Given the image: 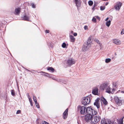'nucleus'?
<instances>
[{
    "label": "nucleus",
    "instance_id": "1",
    "mask_svg": "<svg viewBox=\"0 0 124 124\" xmlns=\"http://www.w3.org/2000/svg\"><path fill=\"white\" fill-rule=\"evenodd\" d=\"M92 115H95L97 113V111L94 110L91 107H87L86 109V114Z\"/></svg>",
    "mask_w": 124,
    "mask_h": 124
},
{
    "label": "nucleus",
    "instance_id": "2",
    "mask_svg": "<svg viewBox=\"0 0 124 124\" xmlns=\"http://www.w3.org/2000/svg\"><path fill=\"white\" fill-rule=\"evenodd\" d=\"M91 95L83 98L82 101V104L85 105L89 104L90 101V96Z\"/></svg>",
    "mask_w": 124,
    "mask_h": 124
},
{
    "label": "nucleus",
    "instance_id": "3",
    "mask_svg": "<svg viewBox=\"0 0 124 124\" xmlns=\"http://www.w3.org/2000/svg\"><path fill=\"white\" fill-rule=\"evenodd\" d=\"M114 100L116 105L119 106L122 105L124 102V101L122 98L117 96L114 97Z\"/></svg>",
    "mask_w": 124,
    "mask_h": 124
},
{
    "label": "nucleus",
    "instance_id": "4",
    "mask_svg": "<svg viewBox=\"0 0 124 124\" xmlns=\"http://www.w3.org/2000/svg\"><path fill=\"white\" fill-rule=\"evenodd\" d=\"M100 116H92L91 123L93 124H95L99 122L100 120Z\"/></svg>",
    "mask_w": 124,
    "mask_h": 124
},
{
    "label": "nucleus",
    "instance_id": "5",
    "mask_svg": "<svg viewBox=\"0 0 124 124\" xmlns=\"http://www.w3.org/2000/svg\"><path fill=\"white\" fill-rule=\"evenodd\" d=\"M85 109V107L84 106H81L79 105L77 108L78 110L80 111V114L82 115H84L86 114Z\"/></svg>",
    "mask_w": 124,
    "mask_h": 124
},
{
    "label": "nucleus",
    "instance_id": "6",
    "mask_svg": "<svg viewBox=\"0 0 124 124\" xmlns=\"http://www.w3.org/2000/svg\"><path fill=\"white\" fill-rule=\"evenodd\" d=\"M105 92L109 94L111 93L113 94L114 92V91L115 90V89L114 88H113L112 89L110 87L109 85L107 88L105 90Z\"/></svg>",
    "mask_w": 124,
    "mask_h": 124
},
{
    "label": "nucleus",
    "instance_id": "7",
    "mask_svg": "<svg viewBox=\"0 0 124 124\" xmlns=\"http://www.w3.org/2000/svg\"><path fill=\"white\" fill-rule=\"evenodd\" d=\"M109 85V83L105 82L101 85V87L103 90H105Z\"/></svg>",
    "mask_w": 124,
    "mask_h": 124
},
{
    "label": "nucleus",
    "instance_id": "8",
    "mask_svg": "<svg viewBox=\"0 0 124 124\" xmlns=\"http://www.w3.org/2000/svg\"><path fill=\"white\" fill-rule=\"evenodd\" d=\"M92 115L87 114L85 115V120L87 122H88L91 120V121L92 117Z\"/></svg>",
    "mask_w": 124,
    "mask_h": 124
},
{
    "label": "nucleus",
    "instance_id": "9",
    "mask_svg": "<svg viewBox=\"0 0 124 124\" xmlns=\"http://www.w3.org/2000/svg\"><path fill=\"white\" fill-rule=\"evenodd\" d=\"M75 61L73 59H69L67 61V64L69 66H70L74 64Z\"/></svg>",
    "mask_w": 124,
    "mask_h": 124
},
{
    "label": "nucleus",
    "instance_id": "10",
    "mask_svg": "<svg viewBox=\"0 0 124 124\" xmlns=\"http://www.w3.org/2000/svg\"><path fill=\"white\" fill-rule=\"evenodd\" d=\"M100 98H97L95 100V102L94 103V105L98 109L100 108Z\"/></svg>",
    "mask_w": 124,
    "mask_h": 124
},
{
    "label": "nucleus",
    "instance_id": "11",
    "mask_svg": "<svg viewBox=\"0 0 124 124\" xmlns=\"http://www.w3.org/2000/svg\"><path fill=\"white\" fill-rule=\"evenodd\" d=\"M90 46V45L87 44V43L86 44L84 45L82 49V50L84 52L86 51L89 48Z\"/></svg>",
    "mask_w": 124,
    "mask_h": 124
},
{
    "label": "nucleus",
    "instance_id": "12",
    "mask_svg": "<svg viewBox=\"0 0 124 124\" xmlns=\"http://www.w3.org/2000/svg\"><path fill=\"white\" fill-rule=\"evenodd\" d=\"M122 4V3L120 2H117L116 5L115 6V9L117 10H119Z\"/></svg>",
    "mask_w": 124,
    "mask_h": 124
},
{
    "label": "nucleus",
    "instance_id": "13",
    "mask_svg": "<svg viewBox=\"0 0 124 124\" xmlns=\"http://www.w3.org/2000/svg\"><path fill=\"white\" fill-rule=\"evenodd\" d=\"M68 109L67 108L63 113V117L64 119H66L67 117L68 114Z\"/></svg>",
    "mask_w": 124,
    "mask_h": 124
},
{
    "label": "nucleus",
    "instance_id": "14",
    "mask_svg": "<svg viewBox=\"0 0 124 124\" xmlns=\"http://www.w3.org/2000/svg\"><path fill=\"white\" fill-rule=\"evenodd\" d=\"M30 17L31 16L29 15H25L22 17V18L23 20L29 21V19Z\"/></svg>",
    "mask_w": 124,
    "mask_h": 124
},
{
    "label": "nucleus",
    "instance_id": "15",
    "mask_svg": "<svg viewBox=\"0 0 124 124\" xmlns=\"http://www.w3.org/2000/svg\"><path fill=\"white\" fill-rule=\"evenodd\" d=\"M98 89L97 88H95L93 89L92 93L94 95H97L98 94Z\"/></svg>",
    "mask_w": 124,
    "mask_h": 124
},
{
    "label": "nucleus",
    "instance_id": "16",
    "mask_svg": "<svg viewBox=\"0 0 124 124\" xmlns=\"http://www.w3.org/2000/svg\"><path fill=\"white\" fill-rule=\"evenodd\" d=\"M113 42L116 45H119L121 44L120 40L118 39H113Z\"/></svg>",
    "mask_w": 124,
    "mask_h": 124
},
{
    "label": "nucleus",
    "instance_id": "17",
    "mask_svg": "<svg viewBox=\"0 0 124 124\" xmlns=\"http://www.w3.org/2000/svg\"><path fill=\"white\" fill-rule=\"evenodd\" d=\"M101 124H112L110 122L104 119L101 120Z\"/></svg>",
    "mask_w": 124,
    "mask_h": 124
},
{
    "label": "nucleus",
    "instance_id": "18",
    "mask_svg": "<svg viewBox=\"0 0 124 124\" xmlns=\"http://www.w3.org/2000/svg\"><path fill=\"white\" fill-rule=\"evenodd\" d=\"M75 2L77 8L79 7L81 5V2L79 0H75Z\"/></svg>",
    "mask_w": 124,
    "mask_h": 124
},
{
    "label": "nucleus",
    "instance_id": "19",
    "mask_svg": "<svg viewBox=\"0 0 124 124\" xmlns=\"http://www.w3.org/2000/svg\"><path fill=\"white\" fill-rule=\"evenodd\" d=\"M101 101L103 103L104 105H106L108 103V102L106 100V99H105L103 97H102L101 98Z\"/></svg>",
    "mask_w": 124,
    "mask_h": 124
},
{
    "label": "nucleus",
    "instance_id": "20",
    "mask_svg": "<svg viewBox=\"0 0 124 124\" xmlns=\"http://www.w3.org/2000/svg\"><path fill=\"white\" fill-rule=\"evenodd\" d=\"M20 8H16L15 10V14L18 15L20 13Z\"/></svg>",
    "mask_w": 124,
    "mask_h": 124
},
{
    "label": "nucleus",
    "instance_id": "21",
    "mask_svg": "<svg viewBox=\"0 0 124 124\" xmlns=\"http://www.w3.org/2000/svg\"><path fill=\"white\" fill-rule=\"evenodd\" d=\"M70 37L71 39V41L72 42H74L75 40V39L74 36L72 35H70Z\"/></svg>",
    "mask_w": 124,
    "mask_h": 124
},
{
    "label": "nucleus",
    "instance_id": "22",
    "mask_svg": "<svg viewBox=\"0 0 124 124\" xmlns=\"http://www.w3.org/2000/svg\"><path fill=\"white\" fill-rule=\"evenodd\" d=\"M91 40V37H89L88 40V41L86 43H87V44H89V45H90V44L92 42Z\"/></svg>",
    "mask_w": 124,
    "mask_h": 124
},
{
    "label": "nucleus",
    "instance_id": "23",
    "mask_svg": "<svg viewBox=\"0 0 124 124\" xmlns=\"http://www.w3.org/2000/svg\"><path fill=\"white\" fill-rule=\"evenodd\" d=\"M47 70H51L53 72L54 70V69L51 67H48L47 68Z\"/></svg>",
    "mask_w": 124,
    "mask_h": 124
},
{
    "label": "nucleus",
    "instance_id": "24",
    "mask_svg": "<svg viewBox=\"0 0 124 124\" xmlns=\"http://www.w3.org/2000/svg\"><path fill=\"white\" fill-rule=\"evenodd\" d=\"M111 23V21L110 20H109L106 23V24L107 26L108 27H109Z\"/></svg>",
    "mask_w": 124,
    "mask_h": 124
},
{
    "label": "nucleus",
    "instance_id": "25",
    "mask_svg": "<svg viewBox=\"0 0 124 124\" xmlns=\"http://www.w3.org/2000/svg\"><path fill=\"white\" fill-rule=\"evenodd\" d=\"M55 78L54 77H53V78H52V79H53V80H55L56 81H57L58 82H62V81H63V80L60 79H55Z\"/></svg>",
    "mask_w": 124,
    "mask_h": 124
},
{
    "label": "nucleus",
    "instance_id": "26",
    "mask_svg": "<svg viewBox=\"0 0 124 124\" xmlns=\"http://www.w3.org/2000/svg\"><path fill=\"white\" fill-rule=\"evenodd\" d=\"M118 124H123V119H120L118 122Z\"/></svg>",
    "mask_w": 124,
    "mask_h": 124
},
{
    "label": "nucleus",
    "instance_id": "27",
    "mask_svg": "<svg viewBox=\"0 0 124 124\" xmlns=\"http://www.w3.org/2000/svg\"><path fill=\"white\" fill-rule=\"evenodd\" d=\"M11 95L13 96H15V93L14 91L13 90H12L11 91Z\"/></svg>",
    "mask_w": 124,
    "mask_h": 124
},
{
    "label": "nucleus",
    "instance_id": "28",
    "mask_svg": "<svg viewBox=\"0 0 124 124\" xmlns=\"http://www.w3.org/2000/svg\"><path fill=\"white\" fill-rule=\"evenodd\" d=\"M89 5L90 6H92L93 4V2L92 0H90L88 2Z\"/></svg>",
    "mask_w": 124,
    "mask_h": 124
},
{
    "label": "nucleus",
    "instance_id": "29",
    "mask_svg": "<svg viewBox=\"0 0 124 124\" xmlns=\"http://www.w3.org/2000/svg\"><path fill=\"white\" fill-rule=\"evenodd\" d=\"M111 60L110 58H107L105 59V62L106 63H108L111 61Z\"/></svg>",
    "mask_w": 124,
    "mask_h": 124
},
{
    "label": "nucleus",
    "instance_id": "30",
    "mask_svg": "<svg viewBox=\"0 0 124 124\" xmlns=\"http://www.w3.org/2000/svg\"><path fill=\"white\" fill-rule=\"evenodd\" d=\"M29 99L30 103L31 106H32L33 105L32 103V101L31 99V98H29Z\"/></svg>",
    "mask_w": 124,
    "mask_h": 124
},
{
    "label": "nucleus",
    "instance_id": "31",
    "mask_svg": "<svg viewBox=\"0 0 124 124\" xmlns=\"http://www.w3.org/2000/svg\"><path fill=\"white\" fill-rule=\"evenodd\" d=\"M41 72L42 73H45V74H44V75L45 76H46L47 77H48V76H49V74H48L47 73H46L45 72H43V71H42Z\"/></svg>",
    "mask_w": 124,
    "mask_h": 124
},
{
    "label": "nucleus",
    "instance_id": "32",
    "mask_svg": "<svg viewBox=\"0 0 124 124\" xmlns=\"http://www.w3.org/2000/svg\"><path fill=\"white\" fill-rule=\"evenodd\" d=\"M113 88L116 87L117 85L116 82H113Z\"/></svg>",
    "mask_w": 124,
    "mask_h": 124
},
{
    "label": "nucleus",
    "instance_id": "33",
    "mask_svg": "<svg viewBox=\"0 0 124 124\" xmlns=\"http://www.w3.org/2000/svg\"><path fill=\"white\" fill-rule=\"evenodd\" d=\"M66 44L64 42L63 43L62 45V47L63 48H65L66 47Z\"/></svg>",
    "mask_w": 124,
    "mask_h": 124
},
{
    "label": "nucleus",
    "instance_id": "34",
    "mask_svg": "<svg viewBox=\"0 0 124 124\" xmlns=\"http://www.w3.org/2000/svg\"><path fill=\"white\" fill-rule=\"evenodd\" d=\"M105 8V7L104 6H101L100 7V9L101 10H104Z\"/></svg>",
    "mask_w": 124,
    "mask_h": 124
},
{
    "label": "nucleus",
    "instance_id": "35",
    "mask_svg": "<svg viewBox=\"0 0 124 124\" xmlns=\"http://www.w3.org/2000/svg\"><path fill=\"white\" fill-rule=\"evenodd\" d=\"M33 99L35 103H36L37 102V100L36 99V98L34 96H33Z\"/></svg>",
    "mask_w": 124,
    "mask_h": 124
},
{
    "label": "nucleus",
    "instance_id": "36",
    "mask_svg": "<svg viewBox=\"0 0 124 124\" xmlns=\"http://www.w3.org/2000/svg\"><path fill=\"white\" fill-rule=\"evenodd\" d=\"M35 104L37 107L38 108H39L40 107L39 103L37 102L36 103H35Z\"/></svg>",
    "mask_w": 124,
    "mask_h": 124
},
{
    "label": "nucleus",
    "instance_id": "37",
    "mask_svg": "<svg viewBox=\"0 0 124 124\" xmlns=\"http://www.w3.org/2000/svg\"><path fill=\"white\" fill-rule=\"evenodd\" d=\"M95 41L98 44H100V42L98 39H95Z\"/></svg>",
    "mask_w": 124,
    "mask_h": 124
},
{
    "label": "nucleus",
    "instance_id": "38",
    "mask_svg": "<svg viewBox=\"0 0 124 124\" xmlns=\"http://www.w3.org/2000/svg\"><path fill=\"white\" fill-rule=\"evenodd\" d=\"M31 7L32 8H36V5L34 3H32L31 4Z\"/></svg>",
    "mask_w": 124,
    "mask_h": 124
},
{
    "label": "nucleus",
    "instance_id": "39",
    "mask_svg": "<svg viewBox=\"0 0 124 124\" xmlns=\"http://www.w3.org/2000/svg\"><path fill=\"white\" fill-rule=\"evenodd\" d=\"M92 20L94 22H96V19L94 17L93 18Z\"/></svg>",
    "mask_w": 124,
    "mask_h": 124
},
{
    "label": "nucleus",
    "instance_id": "40",
    "mask_svg": "<svg viewBox=\"0 0 124 124\" xmlns=\"http://www.w3.org/2000/svg\"><path fill=\"white\" fill-rule=\"evenodd\" d=\"M42 124H49L47 122L44 121H43L42 122Z\"/></svg>",
    "mask_w": 124,
    "mask_h": 124
},
{
    "label": "nucleus",
    "instance_id": "41",
    "mask_svg": "<svg viewBox=\"0 0 124 124\" xmlns=\"http://www.w3.org/2000/svg\"><path fill=\"white\" fill-rule=\"evenodd\" d=\"M84 28L85 30H88V26L87 25L85 26L84 27Z\"/></svg>",
    "mask_w": 124,
    "mask_h": 124
},
{
    "label": "nucleus",
    "instance_id": "42",
    "mask_svg": "<svg viewBox=\"0 0 124 124\" xmlns=\"http://www.w3.org/2000/svg\"><path fill=\"white\" fill-rule=\"evenodd\" d=\"M124 34V29H123L121 32V34Z\"/></svg>",
    "mask_w": 124,
    "mask_h": 124
},
{
    "label": "nucleus",
    "instance_id": "43",
    "mask_svg": "<svg viewBox=\"0 0 124 124\" xmlns=\"http://www.w3.org/2000/svg\"><path fill=\"white\" fill-rule=\"evenodd\" d=\"M21 111L19 110H18L16 113V114H19L20 113Z\"/></svg>",
    "mask_w": 124,
    "mask_h": 124
},
{
    "label": "nucleus",
    "instance_id": "44",
    "mask_svg": "<svg viewBox=\"0 0 124 124\" xmlns=\"http://www.w3.org/2000/svg\"><path fill=\"white\" fill-rule=\"evenodd\" d=\"M49 32V30H46L45 31V32L46 33H48Z\"/></svg>",
    "mask_w": 124,
    "mask_h": 124
},
{
    "label": "nucleus",
    "instance_id": "45",
    "mask_svg": "<svg viewBox=\"0 0 124 124\" xmlns=\"http://www.w3.org/2000/svg\"><path fill=\"white\" fill-rule=\"evenodd\" d=\"M73 35L74 36H76L77 35V33H74L73 34Z\"/></svg>",
    "mask_w": 124,
    "mask_h": 124
},
{
    "label": "nucleus",
    "instance_id": "46",
    "mask_svg": "<svg viewBox=\"0 0 124 124\" xmlns=\"http://www.w3.org/2000/svg\"><path fill=\"white\" fill-rule=\"evenodd\" d=\"M96 18L97 19L99 20L100 19V18L98 16H96Z\"/></svg>",
    "mask_w": 124,
    "mask_h": 124
},
{
    "label": "nucleus",
    "instance_id": "47",
    "mask_svg": "<svg viewBox=\"0 0 124 124\" xmlns=\"http://www.w3.org/2000/svg\"><path fill=\"white\" fill-rule=\"evenodd\" d=\"M108 19H109V18L107 17L106 19L105 20V21H106L107 22V21H108Z\"/></svg>",
    "mask_w": 124,
    "mask_h": 124
},
{
    "label": "nucleus",
    "instance_id": "48",
    "mask_svg": "<svg viewBox=\"0 0 124 124\" xmlns=\"http://www.w3.org/2000/svg\"><path fill=\"white\" fill-rule=\"evenodd\" d=\"M52 75L51 74L50 75L49 74V76H48V77H49V78H51V76Z\"/></svg>",
    "mask_w": 124,
    "mask_h": 124
},
{
    "label": "nucleus",
    "instance_id": "49",
    "mask_svg": "<svg viewBox=\"0 0 124 124\" xmlns=\"http://www.w3.org/2000/svg\"><path fill=\"white\" fill-rule=\"evenodd\" d=\"M38 120V119H37L36 120V122L37 123V124H38L39 123Z\"/></svg>",
    "mask_w": 124,
    "mask_h": 124
},
{
    "label": "nucleus",
    "instance_id": "50",
    "mask_svg": "<svg viewBox=\"0 0 124 124\" xmlns=\"http://www.w3.org/2000/svg\"><path fill=\"white\" fill-rule=\"evenodd\" d=\"M24 69H25V70H27V71H30V72L31 71H30V70H28L27 69H26V68H24Z\"/></svg>",
    "mask_w": 124,
    "mask_h": 124
},
{
    "label": "nucleus",
    "instance_id": "51",
    "mask_svg": "<svg viewBox=\"0 0 124 124\" xmlns=\"http://www.w3.org/2000/svg\"><path fill=\"white\" fill-rule=\"evenodd\" d=\"M27 96H28V98H30V97L29 96V93H27Z\"/></svg>",
    "mask_w": 124,
    "mask_h": 124
},
{
    "label": "nucleus",
    "instance_id": "52",
    "mask_svg": "<svg viewBox=\"0 0 124 124\" xmlns=\"http://www.w3.org/2000/svg\"><path fill=\"white\" fill-rule=\"evenodd\" d=\"M18 92L19 93V94L20 95V91L19 90V89L18 88Z\"/></svg>",
    "mask_w": 124,
    "mask_h": 124
},
{
    "label": "nucleus",
    "instance_id": "53",
    "mask_svg": "<svg viewBox=\"0 0 124 124\" xmlns=\"http://www.w3.org/2000/svg\"><path fill=\"white\" fill-rule=\"evenodd\" d=\"M108 2H106L105 4V5L106 6L108 4Z\"/></svg>",
    "mask_w": 124,
    "mask_h": 124
},
{
    "label": "nucleus",
    "instance_id": "54",
    "mask_svg": "<svg viewBox=\"0 0 124 124\" xmlns=\"http://www.w3.org/2000/svg\"><path fill=\"white\" fill-rule=\"evenodd\" d=\"M99 44V45H100V46H102V44H101L100 43V44Z\"/></svg>",
    "mask_w": 124,
    "mask_h": 124
},
{
    "label": "nucleus",
    "instance_id": "55",
    "mask_svg": "<svg viewBox=\"0 0 124 124\" xmlns=\"http://www.w3.org/2000/svg\"><path fill=\"white\" fill-rule=\"evenodd\" d=\"M73 31H71V33H72H72H73Z\"/></svg>",
    "mask_w": 124,
    "mask_h": 124
},
{
    "label": "nucleus",
    "instance_id": "56",
    "mask_svg": "<svg viewBox=\"0 0 124 124\" xmlns=\"http://www.w3.org/2000/svg\"><path fill=\"white\" fill-rule=\"evenodd\" d=\"M121 92L123 93H124V91H122Z\"/></svg>",
    "mask_w": 124,
    "mask_h": 124
},
{
    "label": "nucleus",
    "instance_id": "57",
    "mask_svg": "<svg viewBox=\"0 0 124 124\" xmlns=\"http://www.w3.org/2000/svg\"><path fill=\"white\" fill-rule=\"evenodd\" d=\"M92 9H93V10H94L95 9V8H94V7H93V8H92Z\"/></svg>",
    "mask_w": 124,
    "mask_h": 124
},
{
    "label": "nucleus",
    "instance_id": "58",
    "mask_svg": "<svg viewBox=\"0 0 124 124\" xmlns=\"http://www.w3.org/2000/svg\"><path fill=\"white\" fill-rule=\"evenodd\" d=\"M96 5L94 4V7H95V6H96Z\"/></svg>",
    "mask_w": 124,
    "mask_h": 124
},
{
    "label": "nucleus",
    "instance_id": "59",
    "mask_svg": "<svg viewBox=\"0 0 124 124\" xmlns=\"http://www.w3.org/2000/svg\"><path fill=\"white\" fill-rule=\"evenodd\" d=\"M53 76H52V75H51V78H53Z\"/></svg>",
    "mask_w": 124,
    "mask_h": 124
}]
</instances>
